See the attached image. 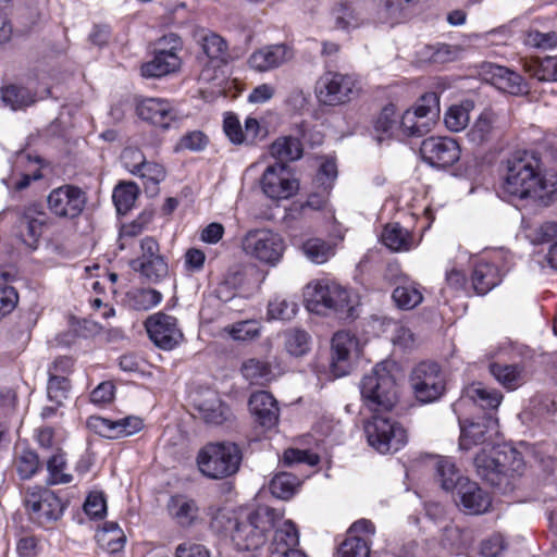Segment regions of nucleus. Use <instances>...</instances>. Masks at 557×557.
I'll return each instance as SVG.
<instances>
[{"instance_id":"nucleus-1","label":"nucleus","mask_w":557,"mask_h":557,"mask_svg":"<svg viewBox=\"0 0 557 557\" xmlns=\"http://www.w3.org/2000/svg\"><path fill=\"white\" fill-rule=\"evenodd\" d=\"M500 193L546 207L556 198L557 177L544 171L536 153L516 151L504 162Z\"/></svg>"},{"instance_id":"nucleus-2","label":"nucleus","mask_w":557,"mask_h":557,"mask_svg":"<svg viewBox=\"0 0 557 557\" xmlns=\"http://www.w3.org/2000/svg\"><path fill=\"white\" fill-rule=\"evenodd\" d=\"M502 401L503 394L499 391L486 387L480 382L472 383L463 389L460 398L453 405L460 425L459 447L461 450H470L473 446L485 444L492 434L497 432V420L487 414L481 421H463L460 413L470 404L478 405L483 409L495 410Z\"/></svg>"},{"instance_id":"nucleus-3","label":"nucleus","mask_w":557,"mask_h":557,"mask_svg":"<svg viewBox=\"0 0 557 557\" xmlns=\"http://www.w3.org/2000/svg\"><path fill=\"white\" fill-rule=\"evenodd\" d=\"M474 466L482 480L504 491L512 490L513 481L521 476L525 469L521 453L508 444L482 448L474 457Z\"/></svg>"},{"instance_id":"nucleus-4","label":"nucleus","mask_w":557,"mask_h":557,"mask_svg":"<svg viewBox=\"0 0 557 557\" xmlns=\"http://www.w3.org/2000/svg\"><path fill=\"white\" fill-rule=\"evenodd\" d=\"M399 366L394 360H383L364 374L360 394L364 407L373 413L392 411L399 400Z\"/></svg>"},{"instance_id":"nucleus-5","label":"nucleus","mask_w":557,"mask_h":557,"mask_svg":"<svg viewBox=\"0 0 557 557\" xmlns=\"http://www.w3.org/2000/svg\"><path fill=\"white\" fill-rule=\"evenodd\" d=\"M305 301L309 311L342 320L354 319L359 305L351 290L330 278L310 282L305 288Z\"/></svg>"},{"instance_id":"nucleus-6","label":"nucleus","mask_w":557,"mask_h":557,"mask_svg":"<svg viewBox=\"0 0 557 557\" xmlns=\"http://www.w3.org/2000/svg\"><path fill=\"white\" fill-rule=\"evenodd\" d=\"M242 454L238 446L230 442H216L205 445L197 455L199 471L209 479L221 480L235 474L240 465Z\"/></svg>"},{"instance_id":"nucleus-7","label":"nucleus","mask_w":557,"mask_h":557,"mask_svg":"<svg viewBox=\"0 0 557 557\" xmlns=\"http://www.w3.org/2000/svg\"><path fill=\"white\" fill-rule=\"evenodd\" d=\"M456 259L458 264L471 261V284L478 295H485L500 284L505 269V253L502 250L484 251L478 256L459 251Z\"/></svg>"},{"instance_id":"nucleus-8","label":"nucleus","mask_w":557,"mask_h":557,"mask_svg":"<svg viewBox=\"0 0 557 557\" xmlns=\"http://www.w3.org/2000/svg\"><path fill=\"white\" fill-rule=\"evenodd\" d=\"M440 115V96L429 91L400 115L403 137H422L429 134Z\"/></svg>"},{"instance_id":"nucleus-9","label":"nucleus","mask_w":557,"mask_h":557,"mask_svg":"<svg viewBox=\"0 0 557 557\" xmlns=\"http://www.w3.org/2000/svg\"><path fill=\"white\" fill-rule=\"evenodd\" d=\"M369 445L380 454L396 453L407 444V432L400 423L374 413L364 424Z\"/></svg>"},{"instance_id":"nucleus-10","label":"nucleus","mask_w":557,"mask_h":557,"mask_svg":"<svg viewBox=\"0 0 557 557\" xmlns=\"http://www.w3.org/2000/svg\"><path fill=\"white\" fill-rule=\"evenodd\" d=\"M242 247L249 258L275 267L283 258L285 242L280 234L273 231L252 230L244 236Z\"/></svg>"},{"instance_id":"nucleus-11","label":"nucleus","mask_w":557,"mask_h":557,"mask_svg":"<svg viewBox=\"0 0 557 557\" xmlns=\"http://www.w3.org/2000/svg\"><path fill=\"white\" fill-rule=\"evenodd\" d=\"M263 195L273 201L287 200L299 190V182L283 163L267 166L260 177Z\"/></svg>"},{"instance_id":"nucleus-12","label":"nucleus","mask_w":557,"mask_h":557,"mask_svg":"<svg viewBox=\"0 0 557 557\" xmlns=\"http://www.w3.org/2000/svg\"><path fill=\"white\" fill-rule=\"evenodd\" d=\"M356 87L352 75L342 72H324L315 83V96L320 103L338 106L350 100Z\"/></svg>"},{"instance_id":"nucleus-13","label":"nucleus","mask_w":557,"mask_h":557,"mask_svg":"<svg viewBox=\"0 0 557 557\" xmlns=\"http://www.w3.org/2000/svg\"><path fill=\"white\" fill-rule=\"evenodd\" d=\"M445 383V376L435 362H421L411 374L414 395L422 403L438 399L444 394Z\"/></svg>"},{"instance_id":"nucleus-14","label":"nucleus","mask_w":557,"mask_h":557,"mask_svg":"<svg viewBox=\"0 0 557 557\" xmlns=\"http://www.w3.org/2000/svg\"><path fill=\"white\" fill-rule=\"evenodd\" d=\"M145 327L153 344L163 350H172L184 337L177 319L164 312L148 317Z\"/></svg>"},{"instance_id":"nucleus-15","label":"nucleus","mask_w":557,"mask_h":557,"mask_svg":"<svg viewBox=\"0 0 557 557\" xmlns=\"http://www.w3.org/2000/svg\"><path fill=\"white\" fill-rule=\"evenodd\" d=\"M183 39L174 33L166 34L153 44V55L141 70H180L183 66Z\"/></svg>"},{"instance_id":"nucleus-16","label":"nucleus","mask_w":557,"mask_h":557,"mask_svg":"<svg viewBox=\"0 0 557 557\" xmlns=\"http://www.w3.org/2000/svg\"><path fill=\"white\" fill-rule=\"evenodd\" d=\"M420 152L428 163L437 168L455 164L461 154L460 146L456 139L433 136L422 141Z\"/></svg>"},{"instance_id":"nucleus-17","label":"nucleus","mask_w":557,"mask_h":557,"mask_svg":"<svg viewBox=\"0 0 557 557\" xmlns=\"http://www.w3.org/2000/svg\"><path fill=\"white\" fill-rule=\"evenodd\" d=\"M375 534V527L368 519L354 522L347 532L346 540L338 549L339 557H370L371 539Z\"/></svg>"},{"instance_id":"nucleus-18","label":"nucleus","mask_w":557,"mask_h":557,"mask_svg":"<svg viewBox=\"0 0 557 557\" xmlns=\"http://www.w3.org/2000/svg\"><path fill=\"white\" fill-rule=\"evenodd\" d=\"M455 502L466 513L482 515L491 508L492 496L476 482L465 478L459 481L456 487Z\"/></svg>"},{"instance_id":"nucleus-19","label":"nucleus","mask_w":557,"mask_h":557,"mask_svg":"<svg viewBox=\"0 0 557 557\" xmlns=\"http://www.w3.org/2000/svg\"><path fill=\"white\" fill-rule=\"evenodd\" d=\"M169 518L180 529L188 530L201 521V510L196 499L185 494L172 495L166 503Z\"/></svg>"},{"instance_id":"nucleus-20","label":"nucleus","mask_w":557,"mask_h":557,"mask_svg":"<svg viewBox=\"0 0 557 557\" xmlns=\"http://www.w3.org/2000/svg\"><path fill=\"white\" fill-rule=\"evenodd\" d=\"M35 82L29 81L27 86L11 84L0 89L1 100L4 106L13 111L25 109L37 100H42L50 95L49 87L34 88Z\"/></svg>"},{"instance_id":"nucleus-21","label":"nucleus","mask_w":557,"mask_h":557,"mask_svg":"<svg viewBox=\"0 0 557 557\" xmlns=\"http://www.w3.org/2000/svg\"><path fill=\"white\" fill-rule=\"evenodd\" d=\"M194 407L207 424L220 425L231 417L230 408L222 401L218 392L205 389L194 397Z\"/></svg>"},{"instance_id":"nucleus-22","label":"nucleus","mask_w":557,"mask_h":557,"mask_svg":"<svg viewBox=\"0 0 557 557\" xmlns=\"http://www.w3.org/2000/svg\"><path fill=\"white\" fill-rule=\"evenodd\" d=\"M194 38L201 46L203 54L207 57V66L213 70L225 66L231 58L226 41L218 34L197 28L194 30Z\"/></svg>"},{"instance_id":"nucleus-23","label":"nucleus","mask_w":557,"mask_h":557,"mask_svg":"<svg viewBox=\"0 0 557 557\" xmlns=\"http://www.w3.org/2000/svg\"><path fill=\"white\" fill-rule=\"evenodd\" d=\"M136 112L141 120L162 128H168L176 117L170 102L159 98L141 100L136 107Z\"/></svg>"},{"instance_id":"nucleus-24","label":"nucleus","mask_w":557,"mask_h":557,"mask_svg":"<svg viewBox=\"0 0 557 557\" xmlns=\"http://www.w3.org/2000/svg\"><path fill=\"white\" fill-rule=\"evenodd\" d=\"M44 215L38 205H30L18 219L17 235L22 243L30 249L37 247V243L41 236Z\"/></svg>"},{"instance_id":"nucleus-25","label":"nucleus","mask_w":557,"mask_h":557,"mask_svg":"<svg viewBox=\"0 0 557 557\" xmlns=\"http://www.w3.org/2000/svg\"><path fill=\"white\" fill-rule=\"evenodd\" d=\"M293 58L294 52L288 46L271 45L253 52L249 65L252 70H271L284 66Z\"/></svg>"},{"instance_id":"nucleus-26","label":"nucleus","mask_w":557,"mask_h":557,"mask_svg":"<svg viewBox=\"0 0 557 557\" xmlns=\"http://www.w3.org/2000/svg\"><path fill=\"white\" fill-rule=\"evenodd\" d=\"M360 351L358 338L346 331L335 333L332 338V367L337 376L347 373L345 368L339 366L341 362H346L350 359L351 355H358Z\"/></svg>"},{"instance_id":"nucleus-27","label":"nucleus","mask_w":557,"mask_h":557,"mask_svg":"<svg viewBox=\"0 0 557 557\" xmlns=\"http://www.w3.org/2000/svg\"><path fill=\"white\" fill-rule=\"evenodd\" d=\"M249 408L260 425L271 429L277 424L280 410L270 393L265 391L253 393L249 399Z\"/></svg>"},{"instance_id":"nucleus-28","label":"nucleus","mask_w":557,"mask_h":557,"mask_svg":"<svg viewBox=\"0 0 557 557\" xmlns=\"http://www.w3.org/2000/svg\"><path fill=\"white\" fill-rule=\"evenodd\" d=\"M380 238L385 247L395 252L414 249L421 242V237L416 238L410 231L403 227L399 223L386 224Z\"/></svg>"},{"instance_id":"nucleus-29","label":"nucleus","mask_w":557,"mask_h":557,"mask_svg":"<svg viewBox=\"0 0 557 557\" xmlns=\"http://www.w3.org/2000/svg\"><path fill=\"white\" fill-rule=\"evenodd\" d=\"M276 512L278 513V517L275 518L274 527L270 528L274 529V536L272 541L273 550L280 555L287 550H298L296 548L299 544V532L297 527L290 520H285L277 524L283 515L277 510Z\"/></svg>"},{"instance_id":"nucleus-30","label":"nucleus","mask_w":557,"mask_h":557,"mask_svg":"<svg viewBox=\"0 0 557 557\" xmlns=\"http://www.w3.org/2000/svg\"><path fill=\"white\" fill-rule=\"evenodd\" d=\"M13 175L21 176V180L15 183V189L26 188L30 181L41 178V159L39 157L33 158L24 152L18 153L13 164Z\"/></svg>"},{"instance_id":"nucleus-31","label":"nucleus","mask_w":557,"mask_h":557,"mask_svg":"<svg viewBox=\"0 0 557 557\" xmlns=\"http://www.w3.org/2000/svg\"><path fill=\"white\" fill-rule=\"evenodd\" d=\"M496 114L492 110H484L475 119L469 131L467 138L474 146H482L491 141L496 134Z\"/></svg>"},{"instance_id":"nucleus-32","label":"nucleus","mask_w":557,"mask_h":557,"mask_svg":"<svg viewBox=\"0 0 557 557\" xmlns=\"http://www.w3.org/2000/svg\"><path fill=\"white\" fill-rule=\"evenodd\" d=\"M490 373L507 391H515L527 381L525 370L521 364L493 362L490 364Z\"/></svg>"},{"instance_id":"nucleus-33","label":"nucleus","mask_w":557,"mask_h":557,"mask_svg":"<svg viewBox=\"0 0 557 557\" xmlns=\"http://www.w3.org/2000/svg\"><path fill=\"white\" fill-rule=\"evenodd\" d=\"M485 74H491V77L485 76L484 79H490L491 84L502 92L518 96L529 91V83L519 72H485Z\"/></svg>"},{"instance_id":"nucleus-34","label":"nucleus","mask_w":557,"mask_h":557,"mask_svg":"<svg viewBox=\"0 0 557 557\" xmlns=\"http://www.w3.org/2000/svg\"><path fill=\"white\" fill-rule=\"evenodd\" d=\"M431 463L435 470L436 481L447 492L456 490L459 481L465 479V476L459 474V470L449 457L436 456L432 458Z\"/></svg>"},{"instance_id":"nucleus-35","label":"nucleus","mask_w":557,"mask_h":557,"mask_svg":"<svg viewBox=\"0 0 557 557\" xmlns=\"http://www.w3.org/2000/svg\"><path fill=\"white\" fill-rule=\"evenodd\" d=\"M473 109L474 102L469 99L451 104L444 114L446 128L454 133L463 131L469 124L470 113Z\"/></svg>"},{"instance_id":"nucleus-36","label":"nucleus","mask_w":557,"mask_h":557,"mask_svg":"<svg viewBox=\"0 0 557 557\" xmlns=\"http://www.w3.org/2000/svg\"><path fill=\"white\" fill-rule=\"evenodd\" d=\"M98 544L107 552H120L125 544L126 536L117 522L108 521L96 534Z\"/></svg>"},{"instance_id":"nucleus-37","label":"nucleus","mask_w":557,"mask_h":557,"mask_svg":"<svg viewBox=\"0 0 557 557\" xmlns=\"http://www.w3.org/2000/svg\"><path fill=\"white\" fill-rule=\"evenodd\" d=\"M392 298L397 308L411 310L422 302L423 295L417 283L404 282L395 287Z\"/></svg>"},{"instance_id":"nucleus-38","label":"nucleus","mask_w":557,"mask_h":557,"mask_svg":"<svg viewBox=\"0 0 557 557\" xmlns=\"http://www.w3.org/2000/svg\"><path fill=\"white\" fill-rule=\"evenodd\" d=\"M332 13L335 26L345 30L358 28L363 25L367 20L359 9L351 7L346 2L336 4Z\"/></svg>"},{"instance_id":"nucleus-39","label":"nucleus","mask_w":557,"mask_h":557,"mask_svg":"<svg viewBox=\"0 0 557 557\" xmlns=\"http://www.w3.org/2000/svg\"><path fill=\"white\" fill-rule=\"evenodd\" d=\"M270 154L278 160V163L297 160L302 154V146L298 138L286 136L277 138L270 146Z\"/></svg>"},{"instance_id":"nucleus-40","label":"nucleus","mask_w":557,"mask_h":557,"mask_svg":"<svg viewBox=\"0 0 557 557\" xmlns=\"http://www.w3.org/2000/svg\"><path fill=\"white\" fill-rule=\"evenodd\" d=\"M374 127L376 132L382 133L386 137H403L400 115L397 113L395 104L389 103L382 109Z\"/></svg>"},{"instance_id":"nucleus-41","label":"nucleus","mask_w":557,"mask_h":557,"mask_svg":"<svg viewBox=\"0 0 557 557\" xmlns=\"http://www.w3.org/2000/svg\"><path fill=\"white\" fill-rule=\"evenodd\" d=\"M240 371L250 384L263 385L273 377L271 364L258 358H250L244 361Z\"/></svg>"},{"instance_id":"nucleus-42","label":"nucleus","mask_w":557,"mask_h":557,"mask_svg":"<svg viewBox=\"0 0 557 557\" xmlns=\"http://www.w3.org/2000/svg\"><path fill=\"white\" fill-rule=\"evenodd\" d=\"M135 175L143 181L146 193L154 196L159 193V184L166 177V171L160 163L146 161Z\"/></svg>"},{"instance_id":"nucleus-43","label":"nucleus","mask_w":557,"mask_h":557,"mask_svg":"<svg viewBox=\"0 0 557 557\" xmlns=\"http://www.w3.org/2000/svg\"><path fill=\"white\" fill-rule=\"evenodd\" d=\"M304 255L315 264H323L330 260L335 251L331 244L321 238H309L301 246Z\"/></svg>"},{"instance_id":"nucleus-44","label":"nucleus","mask_w":557,"mask_h":557,"mask_svg":"<svg viewBox=\"0 0 557 557\" xmlns=\"http://www.w3.org/2000/svg\"><path fill=\"white\" fill-rule=\"evenodd\" d=\"M63 512V505L61 500L52 493H46V497L41 500L40 505L35 509L30 518L38 522L57 520Z\"/></svg>"},{"instance_id":"nucleus-45","label":"nucleus","mask_w":557,"mask_h":557,"mask_svg":"<svg viewBox=\"0 0 557 557\" xmlns=\"http://www.w3.org/2000/svg\"><path fill=\"white\" fill-rule=\"evenodd\" d=\"M223 332L234 341L250 342L260 336L261 324L256 320H245L225 326Z\"/></svg>"},{"instance_id":"nucleus-46","label":"nucleus","mask_w":557,"mask_h":557,"mask_svg":"<svg viewBox=\"0 0 557 557\" xmlns=\"http://www.w3.org/2000/svg\"><path fill=\"white\" fill-rule=\"evenodd\" d=\"M132 268L140 272L147 280L159 282L169 273L168 262L164 258H153L145 261H132Z\"/></svg>"},{"instance_id":"nucleus-47","label":"nucleus","mask_w":557,"mask_h":557,"mask_svg":"<svg viewBox=\"0 0 557 557\" xmlns=\"http://www.w3.org/2000/svg\"><path fill=\"white\" fill-rule=\"evenodd\" d=\"M138 187L135 183L119 184L112 195L117 213L126 214L135 205Z\"/></svg>"},{"instance_id":"nucleus-48","label":"nucleus","mask_w":557,"mask_h":557,"mask_svg":"<svg viewBox=\"0 0 557 557\" xmlns=\"http://www.w3.org/2000/svg\"><path fill=\"white\" fill-rule=\"evenodd\" d=\"M48 483L51 485L63 484L70 481L67 472L66 453L58 449L47 461Z\"/></svg>"},{"instance_id":"nucleus-49","label":"nucleus","mask_w":557,"mask_h":557,"mask_svg":"<svg viewBox=\"0 0 557 557\" xmlns=\"http://www.w3.org/2000/svg\"><path fill=\"white\" fill-rule=\"evenodd\" d=\"M299 484L300 481L296 475L282 472L272 479L270 483V491L276 498L288 499L295 494Z\"/></svg>"},{"instance_id":"nucleus-50","label":"nucleus","mask_w":557,"mask_h":557,"mask_svg":"<svg viewBox=\"0 0 557 557\" xmlns=\"http://www.w3.org/2000/svg\"><path fill=\"white\" fill-rule=\"evenodd\" d=\"M284 339L285 349L292 356L301 357L310 349V336L304 330H288L284 333Z\"/></svg>"},{"instance_id":"nucleus-51","label":"nucleus","mask_w":557,"mask_h":557,"mask_svg":"<svg viewBox=\"0 0 557 557\" xmlns=\"http://www.w3.org/2000/svg\"><path fill=\"white\" fill-rule=\"evenodd\" d=\"M131 306L136 310H149L162 300V294L152 288H137L128 294Z\"/></svg>"},{"instance_id":"nucleus-52","label":"nucleus","mask_w":557,"mask_h":557,"mask_svg":"<svg viewBox=\"0 0 557 557\" xmlns=\"http://www.w3.org/2000/svg\"><path fill=\"white\" fill-rule=\"evenodd\" d=\"M297 312V302L284 297L277 296L268 305V317L271 320H290Z\"/></svg>"},{"instance_id":"nucleus-53","label":"nucleus","mask_w":557,"mask_h":557,"mask_svg":"<svg viewBox=\"0 0 557 557\" xmlns=\"http://www.w3.org/2000/svg\"><path fill=\"white\" fill-rule=\"evenodd\" d=\"M39 459L35 451L22 449L16 454L15 467L21 479H30L39 469Z\"/></svg>"},{"instance_id":"nucleus-54","label":"nucleus","mask_w":557,"mask_h":557,"mask_svg":"<svg viewBox=\"0 0 557 557\" xmlns=\"http://www.w3.org/2000/svg\"><path fill=\"white\" fill-rule=\"evenodd\" d=\"M322 189L317 193H311L308 196L307 201L301 206V209L305 211L306 209L312 210H321L324 212L325 219L335 222L334 211L329 208V194H330V184L327 186H321Z\"/></svg>"},{"instance_id":"nucleus-55","label":"nucleus","mask_w":557,"mask_h":557,"mask_svg":"<svg viewBox=\"0 0 557 557\" xmlns=\"http://www.w3.org/2000/svg\"><path fill=\"white\" fill-rule=\"evenodd\" d=\"M83 509L90 519H102L107 515V499L101 491H91L84 503Z\"/></svg>"},{"instance_id":"nucleus-56","label":"nucleus","mask_w":557,"mask_h":557,"mask_svg":"<svg viewBox=\"0 0 557 557\" xmlns=\"http://www.w3.org/2000/svg\"><path fill=\"white\" fill-rule=\"evenodd\" d=\"M48 206L55 215L66 216L70 207V185L53 189L48 197Z\"/></svg>"},{"instance_id":"nucleus-57","label":"nucleus","mask_w":557,"mask_h":557,"mask_svg":"<svg viewBox=\"0 0 557 557\" xmlns=\"http://www.w3.org/2000/svg\"><path fill=\"white\" fill-rule=\"evenodd\" d=\"M86 287H90L95 292V297L89 299L90 306L94 310L100 311V315L103 319H109L114 315L115 311L112 307H110L107 302H104L103 297L101 296L104 292V283L99 280H89L88 283L85 284Z\"/></svg>"},{"instance_id":"nucleus-58","label":"nucleus","mask_w":557,"mask_h":557,"mask_svg":"<svg viewBox=\"0 0 557 557\" xmlns=\"http://www.w3.org/2000/svg\"><path fill=\"white\" fill-rule=\"evenodd\" d=\"M9 276L8 272L0 271V315L11 312L18 301V295L14 287L2 285L8 282Z\"/></svg>"},{"instance_id":"nucleus-59","label":"nucleus","mask_w":557,"mask_h":557,"mask_svg":"<svg viewBox=\"0 0 557 557\" xmlns=\"http://www.w3.org/2000/svg\"><path fill=\"white\" fill-rule=\"evenodd\" d=\"M524 42L527 46H530L532 48L536 49H553L557 47V33L556 32H548V33H542L537 29H531L527 32Z\"/></svg>"},{"instance_id":"nucleus-60","label":"nucleus","mask_w":557,"mask_h":557,"mask_svg":"<svg viewBox=\"0 0 557 557\" xmlns=\"http://www.w3.org/2000/svg\"><path fill=\"white\" fill-rule=\"evenodd\" d=\"M143 428V420L135 416H128L122 419L114 420V438L134 435L141 431Z\"/></svg>"},{"instance_id":"nucleus-61","label":"nucleus","mask_w":557,"mask_h":557,"mask_svg":"<svg viewBox=\"0 0 557 557\" xmlns=\"http://www.w3.org/2000/svg\"><path fill=\"white\" fill-rule=\"evenodd\" d=\"M283 460L288 466H292L294 463H306L309 466H315L319 463L320 458L317 454L309 450L289 448L284 451Z\"/></svg>"},{"instance_id":"nucleus-62","label":"nucleus","mask_w":557,"mask_h":557,"mask_svg":"<svg viewBox=\"0 0 557 557\" xmlns=\"http://www.w3.org/2000/svg\"><path fill=\"white\" fill-rule=\"evenodd\" d=\"M86 425L90 431L102 437L114 438V420L91 416L87 419Z\"/></svg>"},{"instance_id":"nucleus-63","label":"nucleus","mask_w":557,"mask_h":557,"mask_svg":"<svg viewBox=\"0 0 557 557\" xmlns=\"http://www.w3.org/2000/svg\"><path fill=\"white\" fill-rule=\"evenodd\" d=\"M66 384V379L58 375L51 376L47 386V393L50 400L55 401L57 405L61 406L67 399Z\"/></svg>"},{"instance_id":"nucleus-64","label":"nucleus","mask_w":557,"mask_h":557,"mask_svg":"<svg viewBox=\"0 0 557 557\" xmlns=\"http://www.w3.org/2000/svg\"><path fill=\"white\" fill-rule=\"evenodd\" d=\"M174 557H212L209 548L205 545L186 541L180 543L174 553Z\"/></svg>"}]
</instances>
